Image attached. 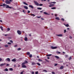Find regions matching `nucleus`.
<instances>
[{
    "instance_id": "f257e3e1",
    "label": "nucleus",
    "mask_w": 74,
    "mask_h": 74,
    "mask_svg": "<svg viewBox=\"0 0 74 74\" xmlns=\"http://www.w3.org/2000/svg\"><path fill=\"white\" fill-rule=\"evenodd\" d=\"M34 2L36 5H37V6H38V5H39V3L37 2V1H34Z\"/></svg>"
},
{
    "instance_id": "f03ea898",
    "label": "nucleus",
    "mask_w": 74,
    "mask_h": 74,
    "mask_svg": "<svg viewBox=\"0 0 74 74\" xmlns=\"http://www.w3.org/2000/svg\"><path fill=\"white\" fill-rule=\"evenodd\" d=\"M17 32L19 35H21L22 34V32L19 30L17 31Z\"/></svg>"
},
{
    "instance_id": "7ed1b4c3",
    "label": "nucleus",
    "mask_w": 74,
    "mask_h": 74,
    "mask_svg": "<svg viewBox=\"0 0 74 74\" xmlns=\"http://www.w3.org/2000/svg\"><path fill=\"white\" fill-rule=\"evenodd\" d=\"M51 49H56L57 48V47H53V46H51Z\"/></svg>"
},
{
    "instance_id": "20e7f679",
    "label": "nucleus",
    "mask_w": 74,
    "mask_h": 74,
    "mask_svg": "<svg viewBox=\"0 0 74 74\" xmlns=\"http://www.w3.org/2000/svg\"><path fill=\"white\" fill-rule=\"evenodd\" d=\"M6 5V6H5ZM5 7L7 8H11V7H9V5L5 4Z\"/></svg>"
},
{
    "instance_id": "39448f33",
    "label": "nucleus",
    "mask_w": 74,
    "mask_h": 74,
    "mask_svg": "<svg viewBox=\"0 0 74 74\" xmlns=\"http://www.w3.org/2000/svg\"><path fill=\"white\" fill-rule=\"evenodd\" d=\"M5 3L6 4H10V2L8 0H6L5 1Z\"/></svg>"
},
{
    "instance_id": "423d86ee",
    "label": "nucleus",
    "mask_w": 74,
    "mask_h": 74,
    "mask_svg": "<svg viewBox=\"0 0 74 74\" xmlns=\"http://www.w3.org/2000/svg\"><path fill=\"white\" fill-rule=\"evenodd\" d=\"M56 36H58V37H62V36H63V35L62 34H56Z\"/></svg>"
},
{
    "instance_id": "0eeeda50",
    "label": "nucleus",
    "mask_w": 74,
    "mask_h": 74,
    "mask_svg": "<svg viewBox=\"0 0 74 74\" xmlns=\"http://www.w3.org/2000/svg\"><path fill=\"white\" fill-rule=\"evenodd\" d=\"M5 60V61H8V62H10V59L9 58H8L6 59Z\"/></svg>"
},
{
    "instance_id": "6e6552de",
    "label": "nucleus",
    "mask_w": 74,
    "mask_h": 74,
    "mask_svg": "<svg viewBox=\"0 0 74 74\" xmlns=\"http://www.w3.org/2000/svg\"><path fill=\"white\" fill-rule=\"evenodd\" d=\"M12 62H16V58H14L12 60Z\"/></svg>"
},
{
    "instance_id": "1a4fd4ad",
    "label": "nucleus",
    "mask_w": 74,
    "mask_h": 74,
    "mask_svg": "<svg viewBox=\"0 0 74 74\" xmlns=\"http://www.w3.org/2000/svg\"><path fill=\"white\" fill-rule=\"evenodd\" d=\"M22 67L23 68H26V66L25 65H22Z\"/></svg>"
},
{
    "instance_id": "9d476101",
    "label": "nucleus",
    "mask_w": 74,
    "mask_h": 74,
    "mask_svg": "<svg viewBox=\"0 0 74 74\" xmlns=\"http://www.w3.org/2000/svg\"><path fill=\"white\" fill-rule=\"evenodd\" d=\"M43 14H45V15H50V14H48L47 12H43Z\"/></svg>"
},
{
    "instance_id": "9b49d317",
    "label": "nucleus",
    "mask_w": 74,
    "mask_h": 74,
    "mask_svg": "<svg viewBox=\"0 0 74 74\" xmlns=\"http://www.w3.org/2000/svg\"><path fill=\"white\" fill-rule=\"evenodd\" d=\"M6 64L4 63V64H2L0 65V66L1 67H2V66H3Z\"/></svg>"
},
{
    "instance_id": "f8f14e48",
    "label": "nucleus",
    "mask_w": 74,
    "mask_h": 74,
    "mask_svg": "<svg viewBox=\"0 0 74 74\" xmlns=\"http://www.w3.org/2000/svg\"><path fill=\"white\" fill-rule=\"evenodd\" d=\"M36 63H35V62H32V65H34L35 64H36Z\"/></svg>"
},
{
    "instance_id": "ddd939ff",
    "label": "nucleus",
    "mask_w": 74,
    "mask_h": 74,
    "mask_svg": "<svg viewBox=\"0 0 74 74\" xmlns=\"http://www.w3.org/2000/svg\"><path fill=\"white\" fill-rule=\"evenodd\" d=\"M49 4H50V5H49V7H51L53 6V5H51V3H49Z\"/></svg>"
},
{
    "instance_id": "4468645a",
    "label": "nucleus",
    "mask_w": 74,
    "mask_h": 74,
    "mask_svg": "<svg viewBox=\"0 0 74 74\" xmlns=\"http://www.w3.org/2000/svg\"><path fill=\"white\" fill-rule=\"evenodd\" d=\"M24 8L26 10H27V9H28V7L26 6H24Z\"/></svg>"
},
{
    "instance_id": "2eb2a0df",
    "label": "nucleus",
    "mask_w": 74,
    "mask_h": 74,
    "mask_svg": "<svg viewBox=\"0 0 74 74\" xmlns=\"http://www.w3.org/2000/svg\"><path fill=\"white\" fill-rule=\"evenodd\" d=\"M24 40H25L26 41H27V37H25L24 38Z\"/></svg>"
},
{
    "instance_id": "dca6fc26",
    "label": "nucleus",
    "mask_w": 74,
    "mask_h": 74,
    "mask_svg": "<svg viewBox=\"0 0 74 74\" xmlns=\"http://www.w3.org/2000/svg\"><path fill=\"white\" fill-rule=\"evenodd\" d=\"M4 71H8V69L7 68H6L4 70Z\"/></svg>"
},
{
    "instance_id": "f3484780",
    "label": "nucleus",
    "mask_w": 74,
    "mask_h": 74,
    "mask_svg": "<svg viewBox=\"0 0 74 74\" xmlns=\"http://www.w3.org/2000/svg\"><path fill=\"white\" fill-rule=\"evenodd\" d=\"M23 4H25V5H28V4H27L26 3H25V2H23Z\"/></svg>"
},
{
    "instance_id": "a211bd4d",
    "label": "nucleus",
    "mask_w": 74,
    "mask_h": 74,
    "mask_svg": "<svg viewBox=\"0 0 74 74\" xmlns=\"http://www.w3.org/2000/svg\"><path fill=\"white\" fill-rule=\"evenodd\" d=\"M5 3H3V5H0V6H3V7H5Z\"/></svg>"
},
{
    "instance_id": "6ab92c4d",
    "label": "nucleus",
    "mask_w": 74,
    "mask_h": 74,
    "mask_svg": "<svg viewBox=\"0 0 74 74\" xmlns=\"http://www.w3.org/2000/svg\"><path fill=\"white\" fill-rule=\"evenodd\" d=\"M64 67L63 66H62L60 68V69H61V70H62V69H63Z\"/></svg>"
},
{
    "instance_id": "aec40b11",
    "label": "nucleus",
    "mask_w": 74,
    "mask_h": 74,
    "mask_svg": "<svg viewBox=\"0 0 74 74\" xmlns=\"http://www.w3.org/2000/svg\"><path fill=\"white\" fill-rule=\"evenodd\" d=\"M55 58H56V59H59V56H55Z\"/></svg>"
},
{
    "instance_id": "412c9836",
    "label": "nucleus",
    "mask_w": 74,
    "mask_h": 74,
    "mask_svg": "<svg viewBox=\"0 0 74 74\" xmlns=\"http://www.w3.org/2000/svg\"><path fill=\"white\" fill-rule=\"evenodd\" d=\"M29 7H31L32 8H33V6L32 5H29Z\"/></svg>"
},
{
    "instance_id": "4be33fe9",
    "label": "nucleus",
    "mask_w": 74,
    "mask_h": 74,
    "mask_svg": "<svg viewBox=\"0 0 74 74\" xmlns=\"http://www.w3.org/2000/svg\"><path fill=\"white\" fill-rule=\"evenodd\" d=\"M52 56V54H47V55L46 56Z\"/></svg>"
},
{
    "instance_id": "5701e85b",
    "label": "nucleus",
    "mask_w": 74,
    "mask_h": 74,
    "mask_svg": "<svg viewBox=\"0 0 74 74\" xmlns=\"http://www.w3.org/2000/svg\"><path fill=\"white\" fill-rule=\"evenodd\" d=\"M37 9L39 10H42V8H37Z\"/></svg>"
},
{
    "instance_id": "b1692460",
    "label": "nucleus",
    "mask_w": 74,
    "mask_h": 74,
    "mask_svg": "<svg viewBox=\"0 0 74 74\" xmlns=\"http://www.w3.org/2000/svg\"><path fill=\"white\" fill-rule=\"evenodd\" d=\"M55 19H57V20H60V19H59V17H58L56 18Z\"/></svg>"
},
{
    "instance_id": "393cba45",
    "label": "nucleus",
    "mask_w": 74,
    "mask_h": 74,
    "mask_svg": "<svg viewBox=\"0 0 74 74\" xmlns=\"http://www.w3.org/2000/svg\"><path fill=\"white\" fill-rule=\"evenodd\" d=\"M38 61H39V62H42V60H40V59H38Z\"/></svg>"
},
{
    "instance_id": "a878e982",
    "label": "nucleus",
    "mask_w": 74,
    "mask_h": 74,
    "mask_svg": "<svg viewBox=\"0 0 74 74\" xmlns=\"http://www.w3.org/2000/svg\"><path fill=\"white\" fill-rule=\"evenodd\" d=\"M64 25H65V26H66V27H68L69 26V24L65 25V24H64Z\"/></svg>"
},
{
    "instance_id": "bb28decb",
    "label": "nucleus",
    "mask_w": 74,
    "mask_h": 74,
    "mask_svg": "<svg viewBox=\"0 0 74 74\" xmlns=\"http://www.w3.org/2000/svg\"><path fill=\"white\" fill-rule=\"evenodd\" d=\"M9 70L10 71H13V69H12V68L9 69Z\"/></svg>"
},
{
    "instance_id": "cd10ccee",
    "label": "nucleus",
    "mask_w": 74,
    "mask_h": 74,
    "mask_svg": "<svg viewBox=\"0 0 74 74\" xmlns=\"http://www.w3.org/2000/svg\"><path fill=\"white\" fill-rule=\"evenodd\" d=\"M30 15H31V16H36L35 15H34L33 14H30Z\"/></svg>"
},
{
    "instance_id": "c85d7f7f",
    "label": "nucleus",
    "mask_w": 74,
    "mask_h": 74,
    "mask_svg": "<svg viewBox=\"0 0 74 74\" xmlns=\"http://www.w3.org/2000/svg\"><path fill=\"white\" fill-rule=\"evenodd\" d=\"M0 29H1L2 30H3V27H2V26L0 27Z\"/></svg>"
},
{
    "instance_id": "c756f323",
    "label": "nucleus",
    "mask_w": 74,
    "mask_h": 74,
    "mask_svg": "<svg viewBox=\"0 0 74 74\" xmlns=\"http://www.w3.org/2000/svg\"><path fill=\"white\" fill-rule=\"evenodd\" d=\"M32 56H32V54L29 55V58H32Z\"/></svg>"
},
{
    "instance_id": "7c9ffc66",
    "label": "nucleus",
    "mask_w": 74,
    "mask_h": 74,
    "mask_svg": "<svg viewBox=\"0 0 74 74\" xmlns=\"http://www.w3.org/2000/svg\"><path fill=\"white\" fill-rule=\"evenodd\" d=\"M56 8L55 7H53V8H51V10H54Z\"/></svg>"
},
{
    "instance_id": "2f4dec72",
    "label": "nucleus",
    "mask_w": 74,
    "mask_h": 74,
    "mask_svg": "<svg viewBox=\"0 0 74 74\" xmlns=\"http://www.w3.org/2000/svg\"><path fill=\"white\" fill-rule=\"evenodd\" d=\"M72 58H71V57H70L69 59V60H71V59Z\"/></svg>"
},
{
    "instance_id": "473e14b6",
    "label": "nucleus",
    "mask_w": 74,
    "mask_h": 74,
    "mask_svg": "<svg viewBox=\"0 0 74 74\" xmlns=\"http://www.w3.org/2000/svg\"><path fill=\"white\" fill-rule=\"evenodd\" d=\"M21 49V48H18L17 49V51H20Z\"/></svg>"
},
{
    "instance_id": "72a5a7b5",
    "label": "nucleus",
    "mask_w": 74,
    "mask_h": 74,
    "mask_svg": "<svg viewBox=\"0 0 74 74\" xmlns=\"http://www.w3.org/2000/svg\"><path fill=\"white\" fill-rule=\"evenodd\" d=\"M43 71H44V72H45L46 73H47V72H48V71H47L46 70H43Z\"/></svg>"
},
{
    "instance_id": "f704fd0d",
    "label": "nucleus",
    "mask_w": 74,
    "mask_h": 74,
    "mask_svg": "<svg viewBox=\"0 0 74 74\" xmlns=\"http://www.w3.org/2000/svg\"><path fill=\"white\" fill-rule=\"evenodd\" d=\"M36 64H38V66H40L41 65V64H40L39 63H37Z\"/></svg>"
},
{
    "instance_id": "c9c22d12",
    "label": "nucleus",
    "mask_w": 74,
    "mask_h": 74,
    "mask_svg": "<svg viewBox=\"0 0 74 74\" xmlns=\"http://www.w3.org/2000/svg\"><path fill=\"white\" fill-rule=\"evenodd\" d=\"M26 64V63H25V62H24L23 63H22V65H25V64Z\"/></svg>"
},
{
    "instance_id": "e433bc0d",
    "label": "nucleus",
    "mask_w": 74,
    "mask_h": 74,
    "mask_svg": "<svg viewBox=\"0 0 74 74\" xmlns=\"http://www.w3.org/2000/svg\"><path fill=\"white\" fill-rule=\"evenodd\" d=\"M50 3H53V4H56V2H51Z\"/></svg>"
},
{
    "instance_id": "4c0bfd02",
    "label": "nucleus",
    "mask_w": 74,
    "mask_h": 74,
    "mask_svg": "<svg viewBox=\"0 0 74 74\" xmlns=\"http://www.w3.org/2000/svg\"><path fill=\"white\" fill-rule=\"evenodd\" d=\"M29 54H30V52H27V55H29Z\"/></svg>"
},
{
    "instance_id": "58836bf2",
    "label": "nucleus",
    "mask_w": 74,
    "mask_h": 74,
    "mask_svg": "<svg viewBox=\"0 0 74 74\" xmlns=\"http://www.w3.org/2000/svg\"><path fill=\"white\" fill-rule=\"evenodd\" d=\"M24 62H25V63H28V62H27V61H24Z\"/></svg>"
},
{
    "instance_id": "ea45409f",
    "label": "nucleus",
    "mask_w": 74,
    "mask_h": 74,
    "mask_svg": "<svg viewBox=\"0 0 74 74\" xmlns=\"http://www.w3.org/2000/svg\"><path fill=\"white\" fill-rule=\"evenodd\" d=\"M7 30H8V31H9L10 30V28H7Z\"/></svg>"
},
{
    "instance_id": "a19ab883",
    "label": "nucleus",
    "mask_w": 74,
    "mask_h": 74,
    "mask_svg": "<svg viewBox=\"0 0 74 74\" xmlns=\"http://www.w3.org/2000/svg\"><path fill=\"white\" fill-rule=\"evenodd\" d=\"M41 16H37V18H41Z\"/></svg>"
},
{
    "instance_id": "79ce46f5",
    "label": "nucleus",
    "mask_w": 74,
    "mask_h": 74,
    "mask_svg": "<svg viewBox=\"0 0 74 74\" xmlns=\"http://www.w3.org/2000/svg\"><path fill=\"white\" fill-rule=\"evenodd\" d=\"M5 47H8V46L7 45H6L5 46Z\"/></svg>"
},
{
    "instance_id": "37998d69",
    "label": "nucleus",
    "mask_w": 74,
    "mask_h": 74,
    "mask_svg": "<svg viewBox=\"0 0 74 74\" xmlns=\"http://www.w3.org/2000/svg\"><path fill=\"white\" fill-rule=\"evenodd\" d=\"M10 42H12V43H13V41L12 40H10Z\"/></svg>"
},
{
    "instance_id": "c03bdc74",
    "label": "nucleus",
    "mask_w": 74,
    "mask_h": 74,
    "mask_svg": "<svg viewBox=\"0 0 74 74\" xmlns=\"http://www.w3.org/2000/svg\"><path fill=\"white\" fill-rule=\"evenodd\" d=\"M61 20L62 21H64V18H62V19H61Z\"/></svg>"
},
{
    "instance_id": "a18cd8bd",
    "label": "nucleus",
    "mask_w": 74,
    "mask_h": 74,
    "mask_svg": "<svg viewBox=\"0 0 74 74\" xmlns=\"http://www.w3.org/2000/svg\"><path fill=\"white\" fill-rule=\"evenodd\" d=\"M18 46V45H15L14 46V47H17V46Z\"/></svg>"
},
{
    "instance_id": "49530a36",
    "label": "nucleus",
    "mask_w": 74,
    "mask_h": 74,
    "mask_svg": "<svg viewBox=\"0 0 74 74\" xmlns=\"http://www.w3.org/2000/svg\"><path fill=\"white\" fill-rule=\"evenodd\" d=\"M38 71H36V72H35V74H38Z\"/></svg>"
},
{
    "instance_id": "de8ad7c7",
    "label": "nucleus",
    "mask_w": 74,
    "mask_h": 74,
    "mask_svg": "<svg viewBox=\"0 0 74 74\" xmlns=\"http://www.w3.org/2000/svg\"><path fill=\"white\" fill-rule=\"evenodd\" d=\"M52 74H55V72H52Z\"/></svg>"
},
{
    "instance_id": "09e8293b",
    "label": "nucleus",
    "mask_w": 74,
    "mask_h": 74,
    "mask_svg": "<svg viewBox=\"0 0 74 74\" xmlns=\"http://www.w3.org/2000/svg\"><path fill=\"white\" fill-rule=\"evenodd\" d=\"M57 65H58V64H54V66H57Z\"/></svg>"
},
{
    "instance_id": "8fccbe9b",
    "label": "nucleus",
    "mask_w": 74,
    "mask_h": 74,
    "mask_svg": "<svg viewBox=\"0 0 74 74\" xmlns=\"http://www.w3.org/2000/svg\"><path fill=\"white\" fill-rule=\"evenodd\" d=\"M64 33H66V29L64 30Z\"/></svg>"
},
{
    "instance_id": "3c124183",
    "label": "nucleus",
    "mask_w": 74,
    "mask_h": 74,
    "mask_svg": "<svg viewBox=\"0 0 74 74\" xmlns=\"http://www.w3.org/2000/svg\"><path fill=\"white\" fill-rule=\"evenodd\" d=\"M69 38H71V39H72V38H73L72 37H71V36H70Z\"/></svg>"
},
{
    "instance_id": "603ef678",
    "label": "nucleus",
    "mask_w": 74,
    "mask_h": 74,
    "mask_svg": "<svg viewBox=\"0 0 74 74\" xmlns=\"http://www.w3.org/2000/svg\"><path fill=\"white\" fill-rule=\"evenodd\" d=\"M34 74V71L32 72V74Z\"/></svg>"
},
{
    "instance_id": "864d4df0",
    "label": "nucleus",
    "mask_w": 74,
    "mask_h": 74,
    "mask_svg": "<svg viewBox=\"0 0 74 74\" xmlns=\"http://www.w3.org/2000/svg\"><path fill=\"white\" fill-rule=\"evenodd\" d=\"M6 66H10V64H6Z\"/></svg>"
},
{
    "instance_id": "5fc2aeb1",
    "label": "nucleus",
    "mask_w": 74,
    "mask_h": 74,
    "mask_svg": "<svg viewBox=\"0 0 74 74\" xmlns=\"http://www.w3.org/2000/svg\"><path fill=\"white\" fill-rule=\"evenodd\" d=\"M39 5L40 6H42V4H40Z\"/></svg>"
},
{
    "instance_id": "6e6d98bb",
    "label": "nucleus",
    "mask_w": 74,
    "mask_h": 74,
    "mask_svg": "<svg viewBox=\"0 0 74 74\" xmlns=\"http://www.w3.org/2000/svg\"><path fill=\"white\" fill-rule=\"evenodd\" d=\"M8 44H10V45H11V43L10 42H8Z\"/></svg>"
},
{
    "instance_id": "4d7b16f0",
    "label": "nucleus",
    "mask_w": 74,
    "mask_h": 74,
    "mask_svg": "<svg viewBox=\"0 0 74 74\" xmlns=\"http://www.w3.org/2000/svg\"><path fill=\"white\" fill-rule=\"evenodd\" d=\"M30 12L29 10H28V13H30Z\"/></svg>"
},
{
    "instance_id": "13d9d810",
    "label": "nucleus",
    "mask_w": 74,
    "mask_h": 74,
    "mask_svg": "<svg viewBox=\"0 0 74 74\" xmlns=\"http://www.w3.org/2000/svg\"><path fill=\"white\" fill-rule=\"evenodd\" d=\"M45 60L46 61V62H49L48 60H47L46 59H45Z\"/></svg>"
},
{
    "instance_id": "bf43d9fd",
    "label": "nucleus",
    "mask_w": 74,
    "mask_h": 74,
    "mask_svg": "<svg viewBox=\"0 0 74 74\" xmlns=\"http://www.w3.org/2000/svg\"><path fill=\"white\" fill-rule=\"evenodd\" d=\"M1 60H2V59L1 58H0V62H1Z\"/></svg>"
},
{
    "instance_id": "052dcab7",
    "label": "nucleus",
    "mask_w": 74,
    "mask_h": 74,
    "mask_svg": "<svg viewBox=\"0 0 74 74\" xmlns=\"http://www.w3.org/2000/svg\"><path fill=\"white\" fill-rule=\"evenodd\" d=\"M57 53H60V52H57Z\"/></svg>"
},
{
    "instance_id": "680f3d73",
    "label": "nucleus",
    "mask_w": 74,
    "mask_h": 74,
    "mask_svg": "<svg viewBox=\"0 0 74 74\" xmlns=\"http://www.w3.org/2000/svg\"><path fill=\"white\" fill-rule=\"evenodd\" d=\"M46 1V0H42L41 1Z\"/></svg>"
},
{
    "instance_id": "e2e57ef3",
    "label": "nucleus",
    "mask_w": 74,
    "mask_h": 74,
    "mask_svg": "<svg viewBox=\"0 0 74 74\" xmlns=\"http://www.w3.org/2000/svg\"><path fill=\"white\" fill-rule=\"evenodd\" d=\"M23 12H24V13H25V10H23Z\"/></svg>"
},
{
    "instance_id": "0e129e2a",
    "label": "nucleus",
    "mask_w": 74,
    "mask_h": 74,
    "mask_svg": "<svg viewBox=\"0 0 74 74\" xmlns=\"http://www.w3.org/2000/svg\"><path fill=\"white\" fill-rule=\"evenodd\" d=\"M0 22H2V20H0Z\"/></svg>"
},
{
    "instance_id": "69168bd1",
    "label": "nucleus",
    "mask_w": 74,
    "mask_h": 74,
    "mask_svg": "<svg viewBox=\"0 0 74 74\" xmlns=\"http://www.w3.org/2000/svg\"><path fill=\"white\" fill-rule=\"evenodd\" d=\"M14 67H16V65H14Z\"/></svg>"
},
{
    "instance_id": "338daca9",
    "label": "nucleus",
    "mask_w": 74,
    "mask_h": 74,
    "mask_svg": "<svg viewBox=\"0 0 74 74\" xmlns=\"http://www.w3.org/2000/svg\"><path fill=\"white\" fill-rule=\"evenodd\" d=\"M55 16H56H56H57V14H56L55 15Z\"/></svg>"
},
{
    "instance_id": "774afa93",
    "label": "nucleus",
    "mask_w": 74,
    "mask_h": 74,
    "mask_svg": "<svg viewBox=\"0 0 74 74\" xmlns=\"http://www.w3.org/2000/svg\"><path fill=\"white\" fill-rule=\"evenodd\" d=\"M47 58L48 59H49V57H47Z\"/></svg>"
}]
</instances>
